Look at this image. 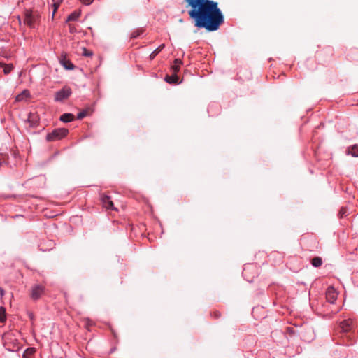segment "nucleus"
I'll return each mask as SVG.
<instances>
[{"mask_svg": "<svg viewBox=\"0 0 358 358\" xmlns=\"http://www.w3.org/2000/svg\"><path fill=\"white\" fill-rule=\"evenodd\" d=\"M86 115H87V113L85 111H82L78 114L77 118L78 120H81V119L84 118Z\"/></svg>", "mask_w": 358, "mask_h": 358, "instance_id": "obj_25", "label": "nucleus"}, {"mask_svg": "<svg viewBox=\"0 0 358 358\" xmlns=\"http://www.w3.org/2000/svg\"><path fill=\"white\" fill-rule=\"evenodd\" d=\"M327 301L334 304L336 301V289L333 286L329 287L326 292Z\"/></svg>", "mask_w": 358, "mask_h": 358, "instance_id": "obj_8", "label": "nucleus"}, {"mask_svg": "<svg viewBox=\"0 0 358 358\" xmlns=\"http://www.w3.org/2000/svg\"><path fill=\"white\" fill-rule=\"evenodd\" d=\"M165 45L162 44L158 48H157L150 55V59L152 60L155 59V57L164 48Z\"/></svg>", "mask_w": 358, "mask_h": 358, "instance_id": "obj_18", "label": "nucleus"}, {"mask_svg": "<svg viewBox=\"0 0 358 358\" xmlns=\"http://www.w3.org/2000/svg\"><path fill=\"white\" fill-rule=\"evenodd\" d=\"M311 264L315 268H318V267L321 266L322 264V258L320 257H315L313 258L311 260Z\"/></svg>", "mask_w": 358, "mask_h": 358, "instance_id": "obj_19", "label": "nucleus"}, {"mask_svg": "<svg viewBox=\"0 0 358 358\" xmlns=\"http://www.w3.org/2000/svg\"><path fill=\"white\" fill-rule=\"evenodd\" d=\"M59 62L66 69L68 70H73L75 67L73 63L69 59H67L66 55H61Z\"/></svg>", "mask_w": 358, "mask_h": 358, "instance_id": "obj_10", "label": "nucleus"}, {"mask_svg": "<svg viewBox=\"0 0 358 358\" xmlns=\"http://www.w3.org/2000/svg\"><path fill=\"white\" fill-rule=\"evenodd\" d=\"M182 64V62L180 59H176L173 62V64L171 66V71L173 73H176L180 71V66Z\"/></svg>", "mask_w": 358, "mask_h": 358, "instance_id": "obj_12", "label": "nucleus"}, {"mask_svg": "<svg viewBox=\"0 0 358 358\" xmlns=\"http://www.w3.org/2000/svg\"><path fill=\"white\" fill-rule=\"evenodd\" d=\"M3 345L5 348L10 352H17L22 348L21 343L13 333L8 332L3 335Z\"/></svg>", "mask_w": 358, "mask_h": 358, "instance_id": "obj_2", "label": "nucleus"}, {"mask_svg": "<svg viewBox=\"0 0 358 358\" xmlns=\"http://www.w3.org/2000/svg\"><path fill=\"white\" fill-rule=\"evenodd\" d=\"M165 80L169 83L176 84L178 83V77L176 73H173L171 76H166L165 77Z\"/></svg>", "mask_w": 358, "mask_h": 358, "instance_id": "obj_17", "label": "nucleus"}, {"mask_svg": "<svg viewBox=\"0 0 358 358\" xmlns=\"http://www.w3.org/2000/svg\"><path fill=\"white\" fill-rule=\"evenodd\" d=\"M63 122H71L74 120V115L71 113H64L59 117Z\"/></svg>", "mask_w": 358, "mask_h": 358, "instance_id": "obj_15", "label": "nucleus"}, {"mask_svg": "<svg viewBox=\"0 0 358 358\" xmlns=\"http://www.w3.org/2000/svg\"><path fill=\"white\" fill-rule=\"evenodd\" d=\"M143 31V30L141 29L134 31L131 34V38H136L142 34Z\"/></svg>", "mask_w": 358, "mask_h": 358, "instance_id": "obj_23", "label": "nucleus"}, {"mask_svg": "<svg viewBox=\"0 0 358 358\" xmlns=\"http://www.w3.org/2000/svg\"><path fill=\"white\" fill-rule=\"evenodd\" d=\"M346 155H350L354 157H358V145L355 144L348 147L345 150Z\"/></svg>", "mask_w": 358, "mask_h": 358, "instance_id": "obj_11", "label": "nucleus"}, {"mask_svg": "<svg viewBox=\"0 0 358 358\" xmlns=\"http://www.w3.org/2000/svg\"><path fill=\"white\" fill-rule=\"evenodd\" d=\"M221 314L218 311H214L211 313V316L215 318H219L220 317Z\"/></svg>", "mask_w": 358, "mask_h": 358, "instance_id": "obj_27", "label": "nucleus"}, {"mask_svg": "<svg viewBox=\"0 0 358 358\" xmlns=\"http://www.w3.org/2000/svg\"><path fill=\"white\" fill-rule=\"evenodd\" d=\"M69 130L65 128H57L46 136L47 141H56L67 136Z\"/></svg>", "mask_w": 358, "mask_h": 358, "instance_id": "obj_4", "label": "nucleus"}, {"mask_svg": "<svg viewBox=\"0 0 358 358\" xmlns=\"http://www.w3.org/2000/svg\"><path fill=\"white\" fill-rule=\"evenodd\" d=\"M80 16V11L79 10H75L74 12H73L72 13H71L68 17H67V20L66 21L67 22H70V21H76L77 20L79 17Z\"/></svg>", "mask_w": 358, "mask_h": 358, "instance_id": "obj_16", "label": "nucleus"}, {"mask_svg": "<svg viewBox=\"0 0 358 358\" xmlns=\"http://www.w3.org/2000/svg\"><path fill=\"white\" fill-rule=\"evenodd\" d=\"M357 105H358V100H357Z\"/></svg>", "mask_w": 358, "mask_h": 358, "instance_id": "obj_33", "label": "nucleus"}, {"mask_svg": "<svg viewBox=\"0 0 358 358\" xmlns=\"http://www.w3.org/2000/svg\"><path fill=\"white\" fill-rule=\"evenodd\" d=\"M94 0H80L83 3L86 5H90L93 2Z\"/></svg>", "mask_w": 358, "mask_h": 358, "instance_id": "obj_29", "label": "nucleus"}, {"mask_svg": "<svg viewBox=\"0 0 358 358\" xmlns=\"http://www.w3.org/2000/svg\"><path fill=\"white\" fill-rule=\"evenodd\" d=\"M101 200L103 206L107 209V210H117V209L115 208L114 204L111 200V198L108 196L103 194L101 196Z\"/></svg>", "mask_w": 358, "mask_h": 358, "instance_id": "obj_7", "label": "nucleus"}, {"mask_svg": "<svg viewBox=\"0 0 358 358\" xmlns=\"http://www.w3.org/2000/svg\"><path fill=\"white\" fill-rule=\"evenodd\" d=\"M353 327V322L350 319L343 320L340 322L339 328L341 329V332L349 334ZM350 345L352 344V341L349 334L346 335L345 338H343L342 341H338L337 339V345Z\"/></svg>", "mask_w": 358, "mask_h": 358, "instance_id": "obj_3", "label": "nucleus"}, {"mask_svg": "<svg viewBox=\"0 0 358 358\" xmlns=\"http://www.w3.org/2000/svg\"><path fill=\"white\" fill-rule=\"evenodd\" d=\"M72 94V90L70 87L64 86L61 90L55 92V101H63L68 99Z\"/></svg>", "mask_w": 358, "mask_h": 358, "instance_id": "obj_5", "label": "nucleus"}, {"mask_svg": "<svg viewBox=\"0 0 358 358\" xmlns=\"http://www.w3.org/2000/svg\"><path fill=\"white\" fill-rule=\"evenodd\" d=\"M347 210L345 208H342L339 211V216L343 217L346 215Z\"/></svg>", "mask_w": 358, "mask_h": 358, "instance_id": "obj_26", "label": "nucleus"}, {"mask_svg": "<svg viewBox=\"0 0 358 358\" xmlns=\"http://www.w3.org/2000/svg\"><path fill=\"white\" fill-rule=\"evenodd\" d=\"M13 69V65L12 64H5L3 66V72L5 74L10 73Z\"/></svg>", "mask_w": 358, "mask_h": 358, "instance_id": "obj_22", "label": "nucleus"}, {"mask_svg": "<svg viewBox=\"0 0 358 358\" xmlns=\"http://www.w3.org/2000/svg\"><path fill=\"white\" fill-rule=\"evenodd\" d=\"M30 96V92L28 90H24L20 94H18L15 100L17 101H22Z\"/></svg>", "mask_w": 358, "mask_h": 358, "instance_id": "obj_13", "label": "nucleus"}, {"mask_svg": "<svg viewBox=\"0 0 358 358\" xmlns=\"http://www.w3.org/2000/svg\"><path fill=\"white\" fill-rule=\"evenodd\" d=\"M36 17L31 12L27 11L25 15L24 23L30 27H33L36 23Z\"/></svg>", "mask_w": 358, "mask_h": 358, "instance_id": "obj_9", "label": "nucleus"}, {"mask_svg": "<svg viewBox=\"0 0 358 358\" xmlns=\"http://www.w3.org/2000/svg\"><path fill=\"white\" fill-rule=\"evenodd\" d=\"M0 295L3 297L5 295V291L2 287H0Z\"/></svg>", "mask_w": 358, "mask_h": 358, "instance_id": "obj_30", "label": "nucleus"}, {"mask_svg": "<svg viewBox=\"0 0 358 358\" xmlns=\"http://www.w3.org/2000/svg\"><path fill=\"white\" fill-rule=\"evenodd\" d=\"M52 7L53 8L52 15H54L55 13H56V11L57 10L58 8L59 7L60 3L62 2V0H52Z\"/></svg>", "mask_w": 358, "mask_h": 358, "instance_id": "obj_21", "label": "nucleus"}, {"mask_svg": "<svg viewBox=\"0 0 358 358\" xmlns=\"http://www.w3.org/2000/svg\"><path fill=\"white\" fill-rule=\"evenodd\" d=\"M45 292V287L42 285H34L31 287L30 290L31 298L36 301L39 299Z\"/></svg>", "mask_w": 358, "mask_h": 358, "instance_id": "obj_6", "label": "nucleus"}, {"mask_svg": "<svg viewBox=\"0 0 358 358\" xmlns=\"http://www.w3.org/2000/svg\"><path fill=\"white\" fill-rule=\"evenodd\" d=\"M6 319V308L3 306H0V322L4 323Z\"/></svg>", "mask_w": 358, "mask_h": 358, "instance_id": "obj_20", "label": "nucleus"}, {"mask_svg": "<svg viewBox=\"0 0 358 358\" xmlns=\"http://www.w3.org/2000/svg\"><path fill=\"white\" fill-rule=\"evenodd\" d=\"M4 65H5L4 63L0 62V68H2V67L3 68Z\"/></svg>", "mask_w": 358, "mask_h": 358, "instance_id": "obj_32", "label": "nucleus"}, {"mask_svg": "<svg viewBox=\"0 0 358 358\" xmlns=\"http://www.w3.org/2000/svg\"><path fill=\"white\" fill-rule=\"evenodd\" d=\"M189 7L188 14L194 20V27L208 31L219 29L224 23V16L216 1L213 0H185Z\"/></svg>", "mask_w": 358, "mask_h": 358, "instance_id": "obj_1", "label": "nucleus"}, {"mask_svg": "<svg viewBox=\"0 0 358 358\" xmlns=\"http://www.w3.org/2000/svg\"><path fill=\"white\" fill-rule=\"evenodd\" d=\"M85 327L89 330L90 327L94 324V322L89 318L84 320Z\"/></svg>", "mask_w": 358, "mask_h": 358, "instance_id": "obj_24", "label": "nucleus"}, {"mask_svg": "<svg viewBox=\"0 0 358 358\" xmlns=\"http://www.w3.org/2000/svg\"><path fill=\"white\" fill-rule=\"evenodd\" d=\"M83 55L85 56H88L89 57V56H92V53L91 52L88 51L87 49L84 48V53H83Z\"/></svg>", "mask_w": 358, "mask_h": 358, "instance_id": "obj_28", "label": "nucleus"}, {"mask_svg": "<svg viewBox=\"0 0 358 358\" xmlns=\"http://www.w3.org/2000/svg\"><path fill=\"white\" fill-rule=\"evenodd\" d=\"M35 353V348H28L24 350L22 355V358H32Z\"/></svg>", "mask_w": 358, "mask_h": 358, "instance_id": "obj_14", "label": "nucleus"}, {"mask_svg": "<svg viewBox=\"0 0 358 358\" xmlns=\"http://www.w3.org/2000/svg\"><path fill=\"white\" fill-rule=\"evenodd\" d=\"M31 115L29 117L28 120H29V122H31V125H32V126H35L36 123H35V122H34V120H31Z\"/></svg>", "mask_w": 358, "mask_h": 358, "instance_id": "obj_31", "label": "nucleus"}]
</instances>
